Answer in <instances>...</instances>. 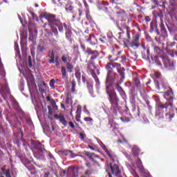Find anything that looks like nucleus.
Masks as SVG:
<instances>
[{"label": "nucleus", "mask_w": 177, "mask_h": 177, "mask_svg": "<svg viewBox=\"0 0 177 177\" xmlns=\"http://www.w3.org/2000/svg\"><path fill=\"white\" fill-rule=\"evenodd\" d=\"M13 142H14L15 145H17V146L19 148H20L21 143H23V140H18V139L16 138V139L14 140Z\"/></svg>", "instance_id": "obj_23"}, {"label": "nucleus", "mask_w": 177, "mask_h": 177, "mask_svg": "<svg viewBox=\"0 0 177 177\" xmlns=\"http://www.w3.org/2000/svg\"><path fill=\"white\" fill-rule=\"evenodd\" d=\"M131 48L133 49H138L140 46V43H139V35H136L133 37V40L130 44Z\"/></svg>", "instance_id": "obj_10"}, {"label": "nucleus", "mask_w": 177, "mask_h": 177, "mask_svg": "<svg viewBox=\"0 0 177 177\" xmlns=\"http://www.w3.org/2000/svg\"><path fill=\"white\" fill-rule=\"evenodd\" d=\"M69 153H71V158H75L76 157L79 156L78 154L74 153L73 151L70 150Z\"/></svg>", "instance_id": "obj_37"}, {"label": "nucleus", "mask_w": 177, "mask_h": 177, "mask_svg": "<svg viewBox=\"0 0 177 177\" xmlns=\"http://www.w3.org/2000/svg\"><path fill=\"white\" fill-rule=\"evenodd\" d=\"M31 16L33 20H36V21H38V18L37 17V15L34 12H31Z\"/></svg>", "instance_id": "obj_48"}, {"label": "nucleus", "mask_w": 177, "mask_h": 177, "mask_svg": "<svg viewBox=\"0 0 177 177\" xmlns=\"http://www.w3.org/2000/svg\"><path fill=\"white\" fill-rule=\"evenodd\" d=\"M150 27H151V30H152V31H154L155 30H157V28H158L157 22L151 21V24H150Z\"/></svg>", "instance_id": "obj_21"}, {"label": "nucleus", "mask_w": 177, "mask_h": 177, "mask_svg": "<svg viewBox=\"0 0 177 177\" xmlns=\"http://www.w3.org/2000/svg\"><path fill=\"white\" fill-rule=\"evenodd\" d=\"M84 120L86 122H91V121H93V119L90 117H86L84 118Z\"/></svg>", "instance_id": "obj_50"}, {"label": "nucleus", "mask_w": 177, "mask_h": 177, "mask_svg": "<svg viewBox=\"0 0 177 177\" xmlns=\"http://www.w3.org/2000/svg\"><path fill=\"white\" fill-rule=\"evenodd\" d=\"M68 124H69V126H70L71 128H72L73 129H75V124L73 122H69Z\"/></svg>", "instance_id": "obj_55"}, {"label": "nucleus", "mask_w": 177, "mask_h": 177, "mask_svg": "<svg viewBox=\"0 0 177 177\" xmlns=\"http://www.w3.org/2000/svg\"><path fill=\"white\" fill-rule=\"evenodd\" d=\"M86 53H88V56H91V60H95L96 59H97L98 56H99V51L95 50H92L91 48H88L86 50Z\"/></svg>", "instance_id": "obj_8"}, {"label": "nucleus", "mask_w": 177, "mask_h": 177, "mask_svg": "<svg viewBox=\"0 0 177 177\" xmlns=\"http://www.w3.org/2000/svg\"><path fill=\"white\" fill-rule=\"evenodd\" d=\"M3 175H5L6 177H11L10 170L9 169H7L6 171L3 173Z\"/></svg>", "instance_id": "obj_38"}, {"label": "nucleus", "mask_w": 177, "mask_h": 177, "mask_svg": "<svg viewBox=\"0 0 177 177\" xmlns=\"http://www.w3.org/2000/svg\"><path fill=\"white\" fill-rule=\"evenodd\" d=\"M92 75L95 82V86H96L97 89H99V88H100V81L99 80V77H97V76H96V74H93Z\"/></svg>", "instance_id": "obj_16"}, {"label": "nucleus", "mask_w": 177, "mask_h": 177, "mask_svg": "<svg viewBox=\"0 0 177 177\" xmlns=\"http://www.w3.org/2000/svg\"><path fill=\"white\" fill-rule=\"evenodd\" d=\"M93 70H95V64L93 62H91L87 64V71L92 74V73H93Z\"/></svg>", "instance_id": "obj_15"}, {"label": "nucleus", "mask_w": 177, "mask_h": 177, "mask_svg": "<svg viewBox=\"0 0 177 177\" xmlns=\"http://www.w3.org/2000/svg\"><path fill=\"white\" fill-rule=\"evenodd\" d=\"M154 99L156 102V107H158V109H167L168 106L172 107V102H166L165 104H161L160 103V98L158 96H156Z\"/></svg>", "instance_id": "obj_9"}, {"label": "nucleus", "mask_w": 177, "mask_h": 177, "mask_svg": "<svg viewBox=\"0 0 177 177\" xmlns=\"http://www.w3.org/2000/svg\"><path fill=\"white\" fill-rule=\"evenodd\" d=\"M50 59H55V52L51 51Z\"/></svg>", "instance_id": "obj_61"}, {"label": "nucleus", "mask_w": 177, "mask_h": 177, "mask_svg": "<svg viewBox=\"0 0 177 177\" xmlns=\"http://www.w3.org/2000/svg\"><path fill=\"white\" fill-rule=\"evenodd\" d=\"M86 17L87 20H88V21H90V23H92V21H93L92 17H91V15L88 12H86Z\"/></svg>", "instance_id": "obj_41"}, {"label": "nucleus", "mask_w": 177, "mask_h": 177, "mask_svg": "<svg viewBox=\"0 0 177 177\" xmlns=\"http://www.w3.org/2000/svg\"><path fill=\"white\" fill-rule=\"evenodd\" d=\"M73 8L71 6H68L67 7H66V12H73Z\"/></svg>", "instance_id": "obj_47"}, {"label": "nucleus", "mask_w": 177, "mask_h": 177, "mask_svg": "<svg viewBox=\"0 0 177 177\" xmlns=\"http://www.w3.org/2000/svg\"><path fill=\"white\" fill-rule=\"evenodd\" d=\"M87 88H88L89 93H91V95H93V85L89 83H87Z\"/></svg>", "instance_id": "obj_22"}, {"label": "nucleus", "mask_w": 177, "mask_h": 177, "mask_svg": "<svg viewBox=\"0 0 177 177\" xmlns=\"http://www.w3.org/2000/svg\"><path fill=\"white\" fill-rule=\"evenodd\" d=\"M123 142H127V140H125V139H123V140H119L118 141V143H123Z\"/></svg>", "instance_id": "obj_62"}, {"label": "nucleus", "mask_w": 177, "mask_h": 177, "mask_svg": "<svg viewBox=\"0 0 177 177\" xmlns=\"http://www.w3.org/2000/svg\"><path fill=\"white\" fill-rule=\"evenodd\" d=\"M88 147L91 149L92 151H95V148L93 147V146L90 145H88Z\"/></svg>", "instance_id": "obj_59"}, {"label": "nucleus", "mask_w": 177, "mask_h": 177, "mask_svg": "<svg viewBox=\"0 0 177 177\" xmlns=\"http://www.w3.org/2000/svg\"><path fill=\"white\" fill-rule=\"evenodd\" d=\"M166 116H169V119L171 121L174 118L175 114L174 113L170 114L169 113H166Z\"/></svg>", "instance_id": "obj_43"}, {"label": "nucleus", "mask_w": 177, "mask_h": 177, "mask_svg": "<svg viewBox=\"0 0 177 177\" xmlns=\"http://www.w3.org/2000/svg\"><path fill=\"white\" fill-rule=\"evenodd\" d=\"M140 153V149L137 146H133L132 148V154L134 157H138Z\"/></svg>", "instance_id": "obj_14"}, {"label": "nucleus", "mask_w": 177, "mask_h": 177, "mask_svg": "<svg viewBox=\"0 0 177 177\" xmlns=\"http://www.w3.org/2000/svg\"><path fill=\"white\" fill-rule=\"evenodd\" d=\"M85 166L87 167V168H89L91 169L92 165H91V163L90 162H85Z\"/></svg>", "instance_id": "obj_52"}, {"label": "nucleus", "mask_w": 177, "mask_h": 177, "mask_svg": "<svg viewBox=\"0 0 177 177\" xmlns=\"http://www.w3.org/2000/svg\"><path fill=\"white\" fill-rule=\"evenodd\" d=\"M75 75L78 81L81 80V72L80 71H76Z\"/></svg>", "instance_id": "obj_29"}, {"label": "nucleus", "mask_w": 177, "mask_h": 177, "mask_svg": "<svg viewBox=\"0 0 177 177\" xmlns=\"http://www.w3.org/2000/svg\"><path fill=\"white\" fill-rule=\"evenodd\" d=\"M55 63L57 67H59L60 66V63L59 62V60H55Z\"/></svg>", "instance_id": "obj_60"}, {"label": "nucleus", "mask_w": 177, "mask_h": 177, "mask_svg": "<svg viewBox=\"0 0 177 177\" xmlns=\"http://www.w3.org/2000/svg\"><path fill=\"white\" fill-rule=\"evenodd\" d=\"M120 96H122V99H124L125 100V99H127V94H125V91H120V93H119Z\"/></svg>", "instance_id": "obj_36"}, {"label": "nucleus", "mask_w": 177, "mask_h": 177, "mask_svg": "<svg viewBox=\"0 0 177 177\" xmlns=\"http://www.w3.org/2000/svg\"><path fill=\"white\" fill-rule=\"evenodd\" d=\"M140 8V6L139 4H138V3L136 1H134L132 4H131V8Z\"/></svg>", "instance_id": "obj_46"}, {"label": "nucleus", "mask_w": 177, "mask_h": 177, "mask_svg": "<svg viewBox=\"0 0 177 177\" xmlns=\"http://www.w3.org/2000/svg\"><path fill=\"white\" fill-rule=\"evenodd\" d=\"M160 30H161V32H165L166 30H165V26L164 25V24H160Z\"/></svg>", "instance_id": "obj_45"}, {"label": "nucleus", "mask_w": 177, "mask_h": 177, "mask_svg": "<svg viewBox=\"0 0 177 177\" xmlns=\"http://www.w3.org/2000/svg\"><path fill=\"white\" fill-rule=\"evenodd\" d=\"M115 85V89L118 91V92H119V93L120 92H122V91H124V89H122V87L120 86L121 84L118 83V80L116 82H115L113 86Z\"/></svg>", "instance_id": "obj_18"}, {"label": "nucleus", "mask_w": 177, "mask_h": 177, "mask_svg": "<svg viewBox=\"0 0 177 177\" xmlns=\"http://www.w3.org/2000/svg\"><path fill=\"white\" fill-rule=\"evenodd\" d=\"M35 86V84H34V82H30L28 81V86L29 91H31V88H34Z\"/></svg>", "instance_id": "obj_31"}, {"label": "nucleus", "mask_w": 177, "mask_h": 177, "mask_svg": "<svg viewBox=\"0 0 177 177\" xmlns=\"http://www.w3.org/2000/svg\"><path fill=\"white\" fill-rule=\"evenodd\" d=\"M165 66V67H169L171 66V62L167 60L164 62Z\"/></svg>", "instance_id": "obj_51"}, {"label": "nucleus", "mask_w": 177, "mask_h": 177, "mask_svg": "<svg viewBox=\"0 0 177 177\" xmlns=\"http://www.w3.org/2000/svg\"><path fill=\"white\" fill-rule=\"evenodd\" d=\"M47 20L48 25L53 30V32L55 35H57L59 32H57V28L59 32H63L64 28L67 30V25L66 24L62 23L59 19H56V15L50 14L47 15Z\"/></svg>", "instance_id": "obj_2"}, {"label": "nucleus", "mask_w": 177, "mask_h": 177, "mask_svg": "<svg viewBox=\"0 0 177 177\" xmlns=\"http://www.w3.org/2000/svg\"><path fill=\"white\" fill-rule=\"evenodd\" d=\"M15 49L17 55H19V53H20V50H19V44H17V42L15 43Z\"/></svg>", "instance_id": "obj_35"}, {"label": "nucleus", "mask_w": 177, "mask_h": 177, "mask_svg": "<svg viewBox=\"0 0 177 177\" xmlns=\"http://www.w3.org/2000/svg\"><path fill=\"white\" fill-rule=\"evenodd\" d=\"M55 59H50V60H49V63H50V64H53V63H55Z\"/></svg>", "instance_id": "obj_63"}, {"label": "nucleus", "mask_w": 177, "mask_h": 177, "mask_svg": "<svg viewBox=\"0 0 177 177\" xmlns=\"http://www.w3.org/2000/svg\"><path fill=\"white\" fill-rule=\"evenodd\" d=\"M61 73L62 74V79L66 80V78H67V71H66V67L64 66L62 67Z\"/></svg>", "instance_id": "obj_19"}, {"label": "nucleus", "mask_w": 177, "mask_h": 177, "mask_svg": "<svg viewBox=\"0 0 177 177\" xmlns=\"http://www.w3.org/2000/svg\"><path fill=\"white\" fill-rule=\"evenodd\" d=\"M104 151L113 161L116 160L117 157L113 151H109L106 147H104Z\"/></svg>", "instance_id": "obj_13"}, {"label": "nucleus", "mask_w": 177, "mask_h": 177, "mask_svg": "<svg viewBox=\"0 0 177 177\" xmlns=\"http://www.w3.org/2000/svg\"><path fill=\"white\" fill-rule=\"evenodd\" d=\"M118 66V64H109L106 68L108 70V73H106V77L105 80V86L107 95L109 96V100L111 104H117L120 100L115 93L113 92V86L115 84V80L118 78V75L113 72V67Z\"/></svg>", "instance_id": "obj_1"}, {"label": "nucleus", "mask_w": 177, "mask_h": 177, "mask_svg": "<svg viewBox=\"0 0 177 177\" xmlns=\"http://www.w3.org/2000/svg\"><path fill=\"white\" fill-rule=\"evenodd\" d=\"M83 154L86 156L88 157L89 158L90 160H91L95 165L100 167V165L99 163V162H97L96 160H95V158L93 157H95L97 158L100 159V158L99 157L98 155L94 153V152H93L92 153H91V152L86 151H84Z\"/></svg>", "instance_id": "obj_6"}, {"label": "nucleus", "mask_w": 177, "mask_h": 177, "mask_svg": "<svg viewBox=\"0 0 177 177\" xmlns=\"http://www.w3.org/2000/svg\"><path fill=\"white\" fill-rule=\"evenodd\" d=\"M133 84L136 85V86H139V85H140V80H139V79L136 77L133 78Z\"/></svg>", "instance_id": "obj_25"}, {"label": "nucleus", "mask_w": 177, "mask_h": 177, "mask_svg": "<svg viewBox=\"0 0 177 177\" xmlns=\"http://www.w3.org/2000/svg\"><path fill=\"white\" fill-rule=\"evenodd\" d=\"M55 84H56V81L55 80V79H52L50 81V86L51 88H55Z\"/></svg>", "instance_id": "obj_39"}, {"label": "nucleus", "mask_w": 177, "mask_h": 177, "mask_svg": "<svg viewBox=\"0 0 177 177\" xmlns=\"http://www.w3.org/2000/svg\"><path fill=\"white\" fill-rule=\"evenodd\" d=\"M154 75H155L156 78H158V79L161 78V73H160L158 71H156L154 73Z\"/></svg>", "instance_id": "obj_44"}, {"label": "nucleus", "mask_w": 177, "mask_h": 177, "mask_svg": "<svg viewBox=\"0 0 177 177\" xmlns=\"http://www.w3.org/2000/svg\"><path fill=\"white\" fill-rule=\"evenodd\" d=\"M71 84H72L71 91L73 93H74V92H75V86L77 85V83H75V80H72Z\"/></svg>", "instance_id": "obj_28"}, {"label": "nucleus", "mask_w": 177, "mask_h": 177, "mask_svg": "<svg viewBox=\"0 0 177 177\" xmlns=\"http://www.w3.org/2000/svg\"><path fill=\"white\" fill-rule=\"evenodd\" d=\"M156 65L158 66L160 68H162V64L160 61H156Z\"/></svg>", "instance_id": "obj_54"}, {"label": "nucleus", "mask_w": 177, "mask_h": 177, "mask_svg": "<svg viewBox=\"0 0 177 177\" xmlns=\"http://www.w3.org/2000/svg\"><path fill=\"white\" fill-rule=\"evenodd\" d=\"M151 20L150 17H145V21H147V23H149Z\"/></svg>", "instance_id": "obj_57"}, {"label": "nucleus", "mask_w": 177, "mask_h": 177, "mask_svg": "<svg viewBox=\"0 0 177 177\" xmlns=\"http://www.w3.org/2000/svg\"><path fill=\"white\" fill-rule=\"evenodd\" d=\"M137 163L138 168L140 169V171L141 172H144V168H143V165L142 164V160L138 158V160L136 162Z\"/></svg>", "instance_id": "obj_20"}, {"label": "nucleus", "mask_w": 177, "mask_h": 177, "mask_svg": "<svg viewBox=\"0 0 177 177\" xmlns=\"http://www.w3.org/2000/svg\"><path fill=\"white\" fill-rule=\"evenodd\" d=\"M54 118L56 119L57 120H59V122L66 127L68 125V122L66 121L65 116L60 113L59 115L58 114H55L54 115Z\"/></svg>", "instance_id": "obj_12"}, {"label": "nucleus", "mask_w": 177, "mask_h": 177, "mask_svg": "<svg viewBox=\"0 0 177 177\" xmlns=\"http://www.w3.org/2000/svg\"><path fill=\"white\" fill-rule=\"evenodd\" d=\"M109 166L112 173L108 172V175H106L105 177H113V176H119V175L121 174L119 165L118 164L110 162Z\"/></svg>", "instance_id": "obj_5"}, {"label": "nucleus", "mask_w": 177, "mask_h": 177, "mask_svg": "<svg viewBox=\"0 0 177 177\" xmlns=\"http://www.w3.org/2000/svg\"><path fill=\"white\" fill-rule=\"evenodd\" d=\"M61 153L64 156H68V153H70V150H62Z\"/></svg>", "instance_id": "obj_34"}, {"label": "nucleus", "mask_w": 177, "mask_h": 177, "mask_svg": "<svg viewBox=\"0 0 177 177\" xmlns=\"http://www.w3.org/2000/svg\"><path fill=\"white\" fill-rule=\"evenodd\" d=\"M127 57H125V55H122V63H124L125 62V60H126Z\"/></svg>", "instance_id": "obj_58"}, {"label": "nucleus", "mask_w": 177, "mask_h": 177, "mask_svg": "<svg viewBox=\"0 0 177 177\" xmlns=\"http://www.w3.org/2000/svg\"><path fill=\"white\" fill-rule=\"evenodd\" d=\"M71 103H73V100H71V98H70V97H66V104H67V106H70V104H71Z\"/></svg>", "instance_id": "obj_30"}, {"label": "nucleus", "mask_w": 177, "mask_h": 177, "mask_svg": "<svg viewBox=\"0 0 177 177\" xmlns=\"http://www.w3.org/2000/svg\"><path fill=\"white\" fill-rule=\"evenodd\" d=\"M51 103V106L53 107V109L56 111V110H57V105H56V102H55V100H52L50 101Z\"/></svg>", "instance_id": "obj_27"}, {"label": "nucleus", "mask_w": 177, "mask_h": 177, "mask_svg": "<svg viewBox=\"0 0 177 177\" xmlns=\"http://www.w3.org/2000/svg\"><path fill=\"white\" fill-rule=\"evenodd\" d=\"M86 42L90 44L91 46H96V45H97V39L94 35L90 34L86 39Z\"/></svg>", "instance_id": "obj_11"}, {"label": "nucleus", "mask_w": 177, "mask_h": 177, "mask_svg": "<svg viewBox=\"0 0 177 177\" xmlns=\"http://www.w3.org/2000/svg\"><path fill=\"white\" fill-rule=\"evenodd\" d=\"M119 26L122 32H119V39H122L124 44H129V39H131V32L129 31L130 28L128 26V21L127 20L122 19L119 22Z\"/></svg>", "instance_id": "obj_3"}, {"label": "nucleus", "mask_w": 177, "mask_h": 177, "mask_svg": "<svg viewBox=\"0 0 177 177\" xmlns=\"http://www.w3.org/2000/svg\"><path fill=\"white\" fill-rule=\"evenodd\" d=\"M5 69L3 68V64H2V61L0 57V75L1 77H5L6 75Z\"/></svg>", "instance_id": "obj_17"}, {"label": "nucleus", "mask_w": 177, "mask_h": 177, "mask_svg": "<svg viewBox=\"0 0 177 177\" xmlns=\"http://www.w3.org/2000/svg\"><path fill=\"white\" fill-rule=\"evenodd\" d=\"M13 107L15 110H17V111H23V110H21V108H20V106H19V103L17 102H15L13 104Z\"/></svg>", "instance_id": "obj_24"}, {"label": "nucleus", "mask_w": 177, "mask_h": 177, "mask_svg": "<svg viewBox=\"0 0 177 177\" xmlns=\"http://www.w3.org/2000/svg\"><path fill=\"white\" fill-rule=\"evenodd\" d=\"M109 64H118L115 66H113L112 68V71L113 73H115V74H117V73L114 72V68H117L118 70V73L120 74V79L118 81V84H122V82H124V80H125V68L124 67L122 68H120L121 67V64H118V63H115V62H109L108 63L106 66H105V68L107 71V74H109V70L107 69V66H109Z\"/></svg>", "instance_id": "obj_4"}, {"label": "nucleus", "mask_w": 177, "mask_h": 177, "mask_svg": "<svg viewBox=\"0 0 177 177\" xmlns=\"http://www.w3.org/2000/svg\"><path fill=\"white\" fill-rule=\"evenodd\" d=\"M81 109H82L81 105H78L77 111H81Z\"/></svg>", "instance_id": "obj_64"}, {"label": "nucleus", "mask_w": 177, "mask_h": 177, "mask_svg": "<svg viewBox=\"0 0 177 177\" xmlns=\"http://www.w3.org/2000/svg\"><path fill=\"white\" fill-rule=\"evenodd\" d=\"M28 63L29 67H32V59H31V56L28 57Z\"/></svg>", "instance_id": "obj_40"}, {"label": "nucleus", "mask_w": 177, "mask_h": 177, "mask_svg": "<svg viewBox=\"0 0 177 177\" xmlns=\"http://www.w3.org/2000/svg\"><path fill=\"white\" fill-rule=\"evenodd\" d=\"M80 139H82V140H84V138H85L84 134H83L82 133H80Z\"/></svg>", "instance_id": "obj_56"}, {"label": "nucleus", "mask_w": 177, "mask_h": 177, "mask_svg": "<svg viewBox=\"0 0 177 177\" xmlns=\"http://www.w3.org/2000/svg\"><path fill=\"white\" fill-rule=\"evenodd\" d=\"M162 88L165 89H167V91L165 93L164 97L167 100V102H171V100H174V97L171 96V95H174V92L172 91V88L168 87L165 85H162Z\"/></svg>", "instance_id": "obj_7"}, {"label": "nucleus", "mask_w": 177, "mask_h": 177, "mask_svg": "<svg viewBox=\"0 0 177 177\" xmlns=\"http://www.w3.org/2000/svg\"><path fill=\"white\" fill-rule=\"evenodd\" d=\"M62 60L64 63H67V60H68V56L66 55H62Z\"/></svg>", "instance_id": "obj_33"}, {"label": "nucleus", "mask_w": 177, "mask_h": 177, "mask_svg": "<svg viewBox=\"0 0 177 177\" xmlns=\"http://www.w3.org/2000/svg\"><path fill=\"white\" fill-rule=\"evenodd\" d=\"M100 41L102 42V44H106V37H100Z\"/></svg>", "instance_id": "obj_49"}, {"label": "nucleus", "mask_w": 177, "mask_h": 177, "mask_svg": "<svg viewBox=\"0 0 177 177\" xmlns=\"http://www.w3.org/2000/svg\"><path fill=\"white\" fill-rule=\"evenodd\" d=\"M53 113V111H49V113H48V118L50 120H53V117L52 116Z\"/></svg>", "instance_id": "obj_53"}, {"label": "nucleus", "mask_w": 177, "mask_h": 177, "mask_svg": "<svg viewBox=\"0 0 177 177\" xmlns=\"http://www.w3.org/2000/svg\"><path fill=\"white\" fill-rule=\"evenodd\" d=\"M37 50H39V52H44V50H45V46L41 45L38 46Z\"/></svg>", "instance_id": "obj_42"}, {"label": "nucleus", "mask_w": 177, "mask_h": 177, "mask_svg": "<svg viewBox=\"0 0 177 177\" xmlns=\"http://www.w3.org/2000/svg\"><path fill=\"white\" fill-rule=\"evenodd\" d=\"M66 68L67 70H68L69 73H73V68H74V66H73V64L68 63L66 64Z\"/></svg>", "instance_id": "obj_26"}, {"label": "nucleus", "mask_w": 177, "mask_h": 177, "mask_svg": "<svg viewBox=\"0 0 177 177\" xmlns=\"http://www.w3.org/2000/svg\"><path fill=\"white\" fill-rule=\"evenodd\" d=\"M93 174V171H92V169H87V170H86L85 171H84V175H86V176H91V174Z\"/></svg>", "instance_id": "obj_32"}]
</instances>
